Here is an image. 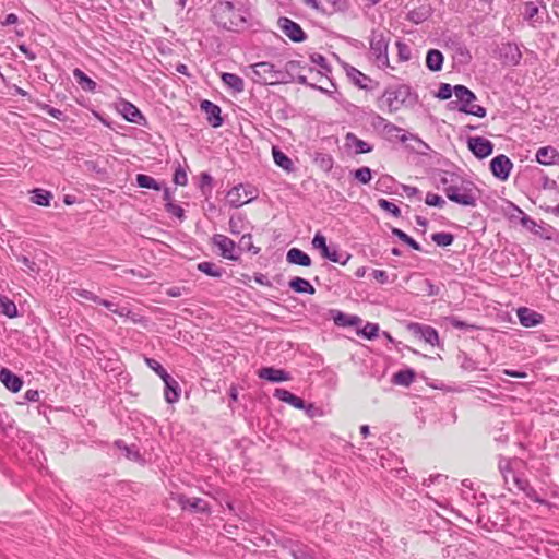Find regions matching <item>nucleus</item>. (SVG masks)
<instances>
[{
  "label": "nucleus",
  "mask_w": 559,
  "mask_h": 559,
  "mask_svg": "<svg viewBox=\"0 0 559 559\" xmlns=\"http://www.w3.org/2000/svg\"><path fill=\"white\" fill-rule=\"evenodd\" d=\"M441 183L444 186L443 191L450 201L463 206H476L479 189L474 182L451 175L450 179L443 177Z\"/></svg>",
  "instance_id": "f257e3e1"
},
{
  "label": "nucleus",
  "mask_w": 559,
  "mask_h": 559,
  "mask_svg": "<svg viewBox=\"0 0 559 559\" xmlns=\"http://www.w3.org/2000/svg\"><path fill=\"white\" fill-rule=\"evenodd\" d=\"M246 12L239 4L230 1H219L212 8V17L216 25L227 31H238L247 23Z\"/></svg>",
  "instance_id": "f03ea898"
},
{
  "label": "nucleus",
  "mask_w": 559,
  "mask_h": 559,
  "mask_svg": "<svg viewBox=\"0 0 559 559\" xmlns=\"http://www.w3.org/2000/svg\"><path fill=\"white\" fill-rule=\"evenodd\" d=\"M312 247L320 251L322 258L341 265H346L352 257L348 252L340 250L337 245H326V238L320 233L314 235Z\"/></svg>",
  "instance_id": "7ed1b4c3"
},
{
  "label": "nucleus",
  "mask_w": 559,
  "mask_h": 559,
  "mask_svg": "<svg viewBox=\"0 0 559 559\" xmlns=\"http://www.w3.org/2000/svg\"><path fill=\"white\" fill-rule=\"evenodd\" d=\"M411 95V87L400 84L385 88L380 102L388 107L390 112H395L406 105Z\"/></svg>",
  "instance_id": "20e7f679"
},
{
  "label": "nucleus",
  "mask_w": 559,
  "mask_h": 559,
  "mask_svg": "<svg viewBox=\"0 0 559 559\" xmlns=\"http://www.w3.org/2000/svg\"><path fill=\"white\" fill-rule=\"evenodd\" d=\"M454 95L460 103V111L476 116L479 118H484L487 114L486 108L480 105L474 104L476 100V95L469 88L464 85H455L453 86Z\"/></svg>",
  "instance_id": "39448f33"
},
{
  "label": "nucleus",
  "mask_w": 559,
  "mask_h": 559,
  "mask_svg": "<svg viewBox=\"0 0 559 559\" xmlns=\"http://www.w3.org/2000/svg\"><path fill=\"white\" fill-rule=\"evenodd\" d=\"M252 80L261 85L283 84L282 69H277L273 63L267 61L258 62L251 66Z\"/></svg>",
  "instance_id": "423d86ee"
},
{
  "label": "nucleus",
  "mask_w": 559,
  "mask_h": 559,
  "mask_svg": "<svg viewBox=\"0 0 559 559\" xmlns=\"http://www.w3.org/2000/svg\"><path fill=\"white\" fill-rule=\"evenodd\" d=\"M370 51L378 68H388L390 66L388 48L390 39L378 31H372L370 35Z\"/></svg>",
  "instance_id": "0eeeda50"
},
{
  "label": "nucleus",
  "mask_w": 559,
  "mask_h": 559,
  "mask_svg": "<svg viewBox=\"0 0 559 559\" xmlns=\"http://www.w3.org/2000/svg\"><path fill=\"white\" fill-rule=\"evenodd\" d=\"M282 32L294 43H302L307 35L301 26L288 17H280L277 22Z\"/></svg>",
  "instance_id": "6e6552de"
},
{
  "label": "nucleus",
  "mask_w": 559,
  "mask_h": 559,
  "mask_svg": "<svg viewBox=\"0 0 559 559\" xmlns=\"http://www.w3.org/2000/svg\"><path fill=\"white\" fill-rule=\"evenodd\" d=\"M467 147L479 159L488 157L493 152V144L483 136H469Z\"/></svg>",
  "instance_id": "1a4fd4ad"
},
{
  "label": "nucleus",
  "mask_w": 559,
  "mask_h": 559,
  "mask_svg": "<svg viewBox=\"0 0 559 559\" xmlns=\"http://www.w3.org/2000/svg\"><path fill=\"white\" fill-rule=\"evenodd\" d=\"M499 58L503 66H518L522 59V52L515 44L504 43L498 48Z\"/></svg>",
  "instance_id": "9d476101"
},
{
  "label": "nucleus",
  "mask_w": 559,
  "mask_h": 559,
  "mask_svg": "<svg viewBox=\"0 0 559 559\" xmlns=\"http://www.w3.org/2000/svg\"><path fill=\"white\" fill-rule=\"evenodd\" d=\"M212 242L216 246L223 258L237 261L239 255L236 254V243L234 240L222 234H215L212 238Z\"/></svg>",
  "instance_id": "9b49d317"
},
{
  "label": "nucleus",
  "mask_w": 559,
  "mask_h": 559,
  "mask_svg": "<svg viewBox=\"0 0 559 559\" xmlns=\"http://www.w3.org/2000/svg\"><path fill=\"white\" fill-rule=\"evenodd\" d=\"M512 167V162L503 154L493 157L490 162L492 175L500 180H507L509 178Z\"/></svg>",
  "instance_id": "f8f14e48"
},
{
  "label": "nucleus",
  "mask_w": 559,
  "mask_h": 559,
  "mask_svg": "<svg viewBox=\"0 0 559 559\" xmlns=\"http://www.w3.org/2000/svg\"><path fill=\"white\" fill-rule=\"evenodd\" d=\"M201 110L205 112L206 120L213 128H218L223 124L224 120L221 116V107L211 100L204 99L201 102Z\"/></svg>",
  "instance_id": "ddd939ff"
},
{
  "label": "nucleus",
  "mask_w": 559,
  "mask_h": 559,
  "mask_svg": "<svg viewBox=\"0 0 559 559\" xmlns=\"http://www.w3.org/2000/svg\"><path fill=\"white\" fill-rule=\"evenodd\" d=\"M409 330L417 336H420L426 343L437 345L439 343V335L436 329L420 323L409 324Z\"/></svg>",
  "instance_id": "4468645a"
},
{
  "label": "nucleus",
  "mask_w": 559,
  "mask_h": 559,
  "mask_svg": "<svg viewBox=\"0 0 559 559\" xmlns=\"http://www.w3.org/2000/svg\"><path fill=\"white\" fill-rule=\"evenodd\" d=\"M254 197L249 195L242 186H237L230 189L227 193V202L231 207H240L246 203L252 201Z\"/></svg>",
  "instance_id": "2eb2a0df"
},
{
  "label": "nucleus",
  "mask_w": 559,
  "mask_h": 559,
  "mask_svg": "<svg viewBox=\"0 0 559 559\" xmlns=\"http://www.w3.org/2000/svg\"><path fill=\"white\" fill-rule=\"evenodd\" d=\"M119 111L123 116V118L132 123L143 124L145 121L144 116L139 110L136 106L127 100H121L119 104Z\"/></svg>",
  "instance_id": "dca6fc26"
},
{
  "label": "nucleus",
  "mask_w": 559,
  "mask_h": 559,
  "mask_svg": "<svg viewBox=\"0 0 559 559\" xmlns=\"http://www.w3.org/2000/svg\"><path fill=\"white\" fill-rule=\"evenodd\" d=\"M518 318L520 323L525 328L536 326L540 324L544 319L543 314L525 307L518 309Z\"/></svg>",
  "instance_id": "f3484780"
},
{
  "label": "nucleus",
  "mask_w": 559,
  "mask_h": 559,
  "mask_svg": "<svg viewBox=\"0 0 559 559\" xmlns=\"http://www.w3.org/2000/svg\"><path fill=\"white\" fill-rule=\"evenodd\" d=\"M345 145L349 148H354V153L356 155L358 154H365L370 153L373 150V146L369 144L368 142L359 139L357 135H355L352 132H348L345 136Z\"/></svg>",
  "instance_id": "a211bd4d"
},
{
  "label": "nucleus",
  "mask_w": 559,
  "mask_h": 559,
  "mask_svg": "<svg viewBox=\"0 0 559 559\" xmlns=\"http://www.w3.org/2000/svg\"><path fill=\"white\" fill-rule=\"evenodd\" d=\"M0 381L13 393L19 392L23 385L22 379L7 368L0 370Z\"/></svg>",
  "instance_id": "6ab92c4d"
},
{
  "label": "nucleus",
  "mask_w": 559,
  "mask_h": 559,
  "mask_svg": "<svg viewBox=\"0 0 559 559\" xmlns=\"http://www.w3.org/2000/svg\"><path fill=\"white\" fill-rule=\"evenodd\" d=\"M165 384L164 396L167 403L173 404L179 400L180 386L178 382L170 376L162 379Z\"/></svg>",
  "instance_id": "aec40b11"
},
{
  "label": "nucleus",
  "mask_w": 559,
  "mask_h": 559,
  "mask_svg": "<svg viewBox=\"0 0 559 559\" xmlns=\"http://www.w3.org/2000/svg\"><path fill=\"white\" fill-rule=\"evenodd\" d=\"M258 376L261 379L267 380L270 382H283L290 379L288 372L282 369H275L273 367H264L258 371Z\"/></svg>",
  "instance_id": "412c9836"
},
{
  "label": "nucleus",
  "mask_w": 559,
  "mask_h": 559,
  "mask_svg": "<svg viewBox=\"0 0 559 559\" xmlns=\"http://www.w3.org/2000/svg\"><path fill=\"white\" fill-rule=\"evenodd\" d=\"M306 66H302L298 60H289L285 63L284 69H282V82L283 84H289L295 82V76L297 73H300Z\"/></svg>",
  "instance_id": "4be33fe9"
},
{
  "label": "nucleus",
  "mask_w": 559,
  "mask_h": 559,
  "mask_svg": "<svg viewBox=\"0 0 559 559\" xmlns=\"http://www.w3.org/2000/svg\"><path fill=\"white\" fill-rule=\"evenodd\" d=\"M274 396L282 402H285L292 406H294L297 409H305L306 403L299 396L293 394L292 392L285 390V389H276L274 391Z\"/></svg>",
  "instance_id": "5701e85b"
},
{
  "label": "nucleus",
  "mask_w": 559,
  "mask_h": 559,
  "mask_svg": "<svg viewBox=\"0 0 559 559\" xmlns=\"http://www.w3.org/2000/svg\"><path fill=\"white\" fill-rule=\"evenodd\" d=\"M536 160L542 165H554L559 160V152L552 146H544L537 150Z\"/></svg>",
  "instance_id": "b1692460"
},
{
  "label": "nucleus",
  "mask_w": 559,
  "mask_h": 559,
  "mask_svg": "<svg viewBox=\"0 0 559 559\" xmlns=\"http://www.w3.org/2000/svg\"><path fill=\"white\" fill-rule=\"evenodd\" d=\"M325 4H322L323 15H333L336 13H344L349 9L348 0H324Z\"/></svg>",
  "instance_id": "393cba45"
},
{
  "label": "nucleus",
  "mask_w": 559,
  "mask_h": 559,
  "mask_svg": "<svg viewBox=\"0 0 559 559\" xmlns=\"http://www.w3.org/2000/svg\"><path fill=\"white\" fill-rule=\"evenodd\" d=\"M178 503L181 506L182 509H190L194 512H207L209 506L207 503L201 499V498H187L185 496H179Z\"/></svg>",
  "instance_id": "a878e982"
},
{
  "label": "nucleus",
  "mask_w": 559,
  "mask_h": 559,
  "mask_svg": "<svg viewBox=\"0 0 559 559\" xmlns=\"http://www.w3.org/2000/svg\"><path fill=\"white\" fill-rule=\"evenodd\" d=\"M286 260L290 264L300 266H310L311 258L298 248H292L287 251Z\"/></svg>",
  "instance_id": "bb28decb"
},
{
  "label": "nucleus",
  "mask_w": 559,
  "mask_h": 559,
  "mask_svg": "<svg viewBox=\"0 0 559 559\" xmlns=\"http://www.w3.org/2000/svg\"><path fill=\"white\" fill-rule=\"evenodd\" d=\"M346 74L352 80V82L355 85H357L359 88L370 90L368 83L371 82V79L368 75L360 72L355 67H350V66L346 67Z\"/></svg>",
  "instance_id": "cd10ccee"
},
{
  "label": "nucleus",
  "mask_w": 559,
  "mask_h": 559,
  "mask_svg": "<svg viewBox=\"0 0 559 559\" xmlns=\"http://www.w3.org/2000/svg\"><path fill=\"white\" fill-rule=\"evenodd\" d=\"M444 57L438 49H429L426 55V67L433 72L442 69Z\"/></svg>",
  "instance_id": "c85d7f7f"
},
{
  "label": "nucleus",
  "mask_w": 559,
  "mask_h": 559,
  "mask_svg": "<svg viewBox=\"0 0 559 559\" xmlns=\"http://www.w3.org/2000/svg\"><path fill=\"white\" fill-rule=\"evenodd\" d=\"M221 79L234 93H241L245 91V82L242 78L237 74L223 72Z\"/></svg>",
  "instance_id": "c756f323"
},
{
  "label": "nucleus",
  "mask_w": 559,
  "mask_h": 559,
  "mask_svg": "<svg viewBox=\"0 0 559 559\" xmlns=\"http://www.w3.org/2000/svg\"><path fill=\"white\" fill-rule=\"evenodd\" d=\"M288 286L290 289L299 294L313 295L316 293L314 287L309 283V281L298 276L292 278Z\"/></svg>",
  "instance_id": "7c9ffc66"
},
{
  "label": "nucleus",
  "mask_w": 559,
  "mask_h": 559,
  "mask_svg": "<svg viewBox=\"0 0 559 559\" xmlns=\"http://www.w3.org/2000/svg\"><path fill=\"white\" fill-rule=\"evenodd\" d=\"M540 10L536 2L530 1L524 5V19L530 22L532 26L536 23H542L543 17L539 15Z\"/></svg>",
  "instance_id": "2f4dec72"
},
{
  "label": "nucleus",
  "mask_w": 559,
  "mask_h": 559,
  "mask_svg": "<svg viewBox=\"0 0 559 559\" xmlns=\"http://www.w3.org/2000/svg\"><path fill=\"white\" fill-rule=\"evenodd\" d=\"M73 76L76 83L81 86L82 90L86 92H95L97 84L90 76H87L81 69L75 68L73 70Z\"/></svg>",
  "instance_id": "473e14b6"
},
{
  "label": "nucleus",
  "mask_w": 559,
  "mask_h": 559,
  "mask_svg": "<svg viewBox=\"0 0 559 559\" xmlns=\"http://www.w3.org/2000/svg\"><path fill=\"white\" fill-rule=\"evenodd\" d=\"M333 321L338 326H355L361 320L357 316H349L338 310H333Z\"/></svg>",
  "instance_id": "72a5a7b5"
},
{
  "label": "nucleus",
  "mask_w": 559,
  "mask_h": 559,
  "mask_svg": "<svg viewBox=\"0 0 559 559\" xmlns=\"http://www.w3.org/2000/svg\"><path fill=\"white\" fill-rule=\"evenodd\" d=\"M272 153L274 162L278 167L283 168L288 173L294 170V163L285 153H283L277 147H273Z\"/></svg>",
  "instance_id": "f704fd0d"
},
{
  "label": "nucleus",
  "mask_w": 559,
  "mask_h": 559,
  "mask_svg": "<svg viewBox=\"0 0 559 559\" xmlns=\"http://www.w3.org/2000/svg\"><path fill=\"white\" fill-rule=\"evenodd\" d=\"M378 120L383 123L384 126V130L391 134V135H395L396 138H399V140L402 142V143H405L409 136L407 135V133L400 127L391 123V122H388L384 118L378 116L377 117Z\"/></svg>",
  "instance_id": "c9c22d12"
},
{
  "label": "nucleus",
  "mask_w": 559,
  "mask_h": 559,
  "mask_svg": "<svg viewBox=\"0 0 559 559\" xmlns=\"http://www.w3.org/2000/svg\"><path fill=\"white\" fill-rule=\"evenodd\" d=\"M415 379V372L412 369L400 370L393 376V383L409 386Z\"/></svg>",
  "instance_id": "e433bc0d"
},
{
  "label": "nucleus",
  "mask_w": 559,
  "mask_h": 559,
  "mask_svg": "<svg viewBox=\"0 0 559 559\" xmlns=\"http://www.w3.org/2000/svg\"><path fill=\"white\" fill-rule=\"evenodd\" d=\"M198 270L211 277H221L224 273V270L222 267L217 266L213 262L207 261L200 262L198 264Z\"/></svg>",
  "instance_id": "4c0bfd02"
},
{
  "label": "nucleus",
  "mask_w": 559,
  "mask_h": 559,
  "mask_svg": "<svg viewBox=\"0 0 559 559\" xmlns=\"http://www.w3.org/2000/svg\"><path fill=\"white\" fill-rule=\"evenodd\" d=\"M135 180H136V185L140 188L152 189V190H156V191H159L162 189L160 185L153 177H151L148 175L138 174Z\"/></svg>",
  "instance_id": "58836bf2"
},
{
  "label": "nucleus",
  "mask_w": 559,
  "mask_h": 559,
  "mask_svg": "<svg viewBox=\"0 0 559 559\" xmlns=\"http://www.w3.org/2000/svg\"><path fill=\"white\" fill-rule=\"evenodd\" d=\"M0 312L10 319L16 318L19 314L16 305L7 296L0 301Z\"/></svg>",
  "instance_id": "ea45409f"
},
{
  "label": "nucleus",
  "mask_w": 559,
  "mask_h": 559,
  "mask_svg": "<svg viewBox=\"0 0 559 559\" xmlns=\"http://www.w3.org/2000/svg\"><path fill=\"white\" fill-rule=\"evenodd\" d=\"M429 16H430V10L427 8L415 9V10L409 11L407 14L408 21H411L415 24H420V23L425 22L426 20H428Z\"/></svg>",
  "instance_id": "a19ab883"
},
{
  "label": "nucleus",
  "mask_w": 559,
  "mask_h": 559,
  "mask_svg": "<svg viewBox=\"0 0 559 559\" xmlns=\"http://www.w3.org/2000/svg\"><path fill=\"white\" fill-rule=\"evenodd\" d=\"M51 198H52V195L50 192L45 191L43 189H35L33 191V195H32L31 200L35 204H38L41 206H48Z\"/></svg>",
  "instance_id": "79ce46f5"
},
{
  "label": "nucleus",
  "mask_w": 559,
  "mask_h": 559,
  "mask_svg": "<svg viewBox=\"0 0 559 559\" xmlns=\"http://www.w3.org/2000/svg\"><path fill=\"white\" fill-rule=\"evenodd\" d=\"M238 248L240 251H247V252L251 251L253 254H257L260 251L259 248L253 246L252 236L249 233L243 234L241 236L239 243H238Z\"/></svg>",
  "instance_id": "37998d69"
},
{
  "label": "nucleus",
  "mask_w": 559,
  "mask_h": 559,
  "mask_svg": "<svg viewBox=\"0 0 559 559\" xmlns=\"http://www.w3.org/2000/svg\"><path fill=\"white\" fill-rule=\"evenodd\" d=\"M392 234L396 236L400 240H402L404 243L408 245L412 249L416 251H421V246L403 230L394 227L392 228Z\"/></svg>",
  "instance_id": "c03bdc74"
},
{
  "label": "nucleus",
  "mask_w": 559,
  "mask_h": 559,
  "mask_svg": "<svg viewBox=\"0 0 559 559\" xmlns=\"http://www.w3.org/2000/svg\"><path fill=\"white\" fill-rule=\"evenodd\" d=\"M498 468L503 477L504 484H509V479L511 476L513 477V471L511 468V461L509 459L500 457L498 463Z\"/></svg>",
  "instance_id": "a18cd8bd"
},
{
  "label": "nucleus",
  "mask_w": 559,
  "mask_h": 559,
  "mask_svg": "<svg viewBox=\"0 0 559 559\" xmlns=\"http://www.w3.org/2000/svg\"><path fill=\"white\" fill-rule=\"evenodd\" d=\"M431 239L439 247H448L453 243L454 236L450 233H435L431 235Z\"/></svg>",
  "instance_id": "49530a36"
},
{
  "label": "nucleus",
  "mask_w": 559,
  "mask_h": 559,
  "mask_svg": "<svg viewBox=\"0 0 559 559\" xmlns=\"http://www.w3.org/2000/svg\"><path fill=\"white\" fill-rule=\"evenodd\" d=\"M353 176L360 183L367 185L372 178V171L369 167H360L353 173Z\"/></svg>",
  "instance_id": "de8ad7c7"
},
{
  "label": "nucleus",
  "mask_w": 559,
  "mask_h": 559,
  "mask_svg": "<svg viewBox=\"0 0 559 559\" xmlns=\"http://www.w3.org/2000/svg\"><path fill=\"white\" fill-rule=\"evenodd\" d=\"M229 231L233 234V235H239L242 233L243 230V217L242 215H236V216H231L229 218Z\"/></svg>",
  "instance_id": "09e8293b"
},
{
  "label": "nucleus",
  "mask_w": 559,
  "mask_h": 559,
  "mask_svg": "<svg viewBox=\"0 0 559 559\" xmlns=\"http://www.w3.org/2000/svg\"><path fill=\"white\" fill-rule=\"evenodd\" d=\"M379 325L377 323L367 322L365 326L359 331L367 340H373L378 336Z\"/></svg>",
  "instance_id": "8fccbe9b"
},
{
  "label": "nucleus",
  "mask_w": 559,
  "mask_h": 559,
  "mask_svg": "<svg viewBox=\"0 0 559 559\" xmlns=\"http://www.w3.org/2000/svg\"><path fill=\"white\" fill-rule=\"evenodd\" d=\"M17 262H20L29 274H37L39 272L38 265L26 255H16Z\"/></svg>",
  "instance_id": "3c124183"
},
{
  "label": "nucleus",
  "mask_w": 559,
  "mask_h": 559,
  "mask_svg": "<svg viewBox=\"0 0 559 559\" xmlns=\"http://www.w3.org/2000/svg\"><path fill=\"white\" fill-rule=\"evenodd\" d=\"M378 204H379V206L382 210L391 213L394 217H400L401 216L400 207L396 204H394L393 202H390V201H388L385 199H380L378 201Z\"/></svg>",
  "instance_id": "603ef678"
},
{
  "label": "nucleus",
  "mask_w": 559,
  "mask_h": 559,
  "mask_svg": "<svg viewBox=\"0 0 559 559\" xmlns=\"http://www.w3.org/2000/svg\"><path fill=\"white\" fill-rule=\"evenodd\" d=\"M395 45L397 48V56L400 61H408L412 57L409 46L401 40H397Z\"/></svg>",
  "instance_id": "864d4df0"
},
{
  "label": "nucleus",
  "mask_w": 559,
  "mask_h": 559,
  "mask_svg": "<svg viewBox=\"0 0 559 559\" xmlns=\"http://www.w3.org/2000/svg\"><path fill=\"white\" fill-rule=\"evenodd\" d=\"M425 203L429 206H436L440 209H442L445 205V201L442 197L431 192L427 193Z\"/></svg>",
  "instance_id": "5fc2aeb1"
},
{
  "label": "nucleus",
  "mask_w": 559,
  "mask_h": 559,
  "mask_svg": "<svg viewBox=\"0 0 559 559\" xmlns=\"http://www.w3.org/2000/svg\"><path fill=\"white\" fill-rule=\"evenodd\" d=\"M145 364L150 369H152L154 372H156L162 379L168 376V372L165 370V368L155 359L153 358H145Z\"/></svg>",
  "instance_id": "6e6d98bb"
},
{
  "label": "nucleus",
  "mask_w": 559,
  "mask_h": 559,
  "mask_svg": "<svg viewBox=\"0 0 559 559\" xmlns=\"http://www.w3.org/2000/svg\"><path fill=\"white\" fill-rule=\"evenodd\" d=\"M40 108H41V110L47 112L50 117H52L59 121H66V115L62 110L51 107L47 104H41Z\"/></svg>",
  "instance_id": "4d7b16f0"
},
{
  "label": "nucleus",
  "mask_w": 559,
  "mask_h": 559,
  "mask_svg": "<svg viewBox=\"0 0 559 559\" xmlns=\"http://www.w3.org/2000/svg\"><path fill=\"white\" fill-rule=\"evenodd\" d=\"M213 183V178L207 173H202L200 178V189L202 190V193L206 195L211 192Z\"/></svg>",
  "instance_id": "13d9d810"
},
{
  "label": "nucleus",
  "mask_w": 559,
  "mask_h": 559,
  "mask_svg": "<svg viewBox=\"0 0 559 559\" xmlns=\"http://www.w3.org/2000/svg\"><path fill=\"white\" fill-rule=\"evenodd\" d=\"M452 94H454L453 87L448 83H441L436 97L441 100H447L451 98Z\"/></svg>",
  "instance_id": "bf43d9fd"
},
{
  "label": "nucleus",
  "mask_w": 559,
  "mask_h": 559,
  "mask_svg": "<svg viewBox=\"0 0 559 559\" xmlns=\"http://www.w3.org/2000/svg\"><path fill=\"white\" fill-rule=\"evenodd\" d=\"M72 292L75 294L76 297L91 300L94 302H97L99 300V297L95 295L93 292L83 289V288H73Z\"/></svg>",
  "instance_id": "052dcab7"
},
{
  "label": "nucleus",
  "mask_w": 559,
  "mask_h": 559,
  "mask_svg": "<svg viewBox=\"0 0 559 559\" xmlns=\"http://www.w3.org/2000/svg\"><path fill=\"white\" fill-rule=\"evenodd\" d=\"M115 445L119 449H121L124 453V455L128 457V459H131V460H138V457L140 456L138 451H133L130 447H128L127 444H124V442L122 440H117L115 442Z\"/></svg>",
  "instance_id": "680f3d73"
},
{
  "label": "nucleus",
  "mask_w": 559,
  "mask_h": 559,
  "mask_svg": "<svg viewBox=\"0 0 559 559\" xmlns=\"http://www.w3.org/2000/svg\"><path fill=\"white\" fill-rule=\"evenodd\" d=\"M522 491L532 501L540 503V504H546V501L538 496L537 491L531 486V484H528L526 487H524Z\"/></svg>",
  "instance_id": "e2e57ef3"
},
{
  "label": "nucleus",
  "mask_w": 559,
  "mask_h": 559,
  "mask_svg": "<svg viewBox=\"0 0 559 559\" xmlns=\"http://www.w3.org/2000/svg\"><path fill=\"white\" fill-rule=\"evenodd\" d=\"M165 207H166V211L168 213H170L171 215H174L180 219L185 218V211L180 205L174 204L173 202H167Z\"/></svg>",
  "instance_id": "0e129e2a"
},
{
  "label": "nucleus",
  "mask_w": 559,
  "mask_h": 559,
  "mask_svg": "<svg viewBox=\"0 0 559 559\" xmlns=\"http://www.w3.org/2000/svg\"><path fill=\"white\" fill-rule=\"evenodd\" d=\"M174 182L179 186H186L188 182V176L183 168L178 167L174 174Z\"/></svg>",
  "instance_id": "69168bd1"
},
{
  "label": "nucleus",
  "mask_w": 559,
  "mask_h": 559,
  "mask_svg": "<svg viewBox=\"0 0 559 559\" xmlns=\"http://www.w3.org/2000/svg\"><path fill=\"white\" fill-rule=\"evenodd\" d=\"M316 160H319L321 168L325 170H330L333 166V158L330 155L320 154L319 157L316 158Z\"/></svg>",
  "instance_id": "338daca9"
},
{
  "label": "nucleus",
  "mask_w": 559,
  "mask_h": 559,
  "mask_svg": "<svg viewBox=\"0 0 559 559\" xmlns=\"http://www.w3.org/2000/svg\"><path fill=\"white\" fill-rule=\"evenodd\" d=\"M521 223L525 228L530 229L531 231H534L535 234H539V231L537 229H535L537 227V223L534 219H532L530 216L523 214Z\"/></svg>",
  "instance_id": "774afa93"
}]
</instances>
